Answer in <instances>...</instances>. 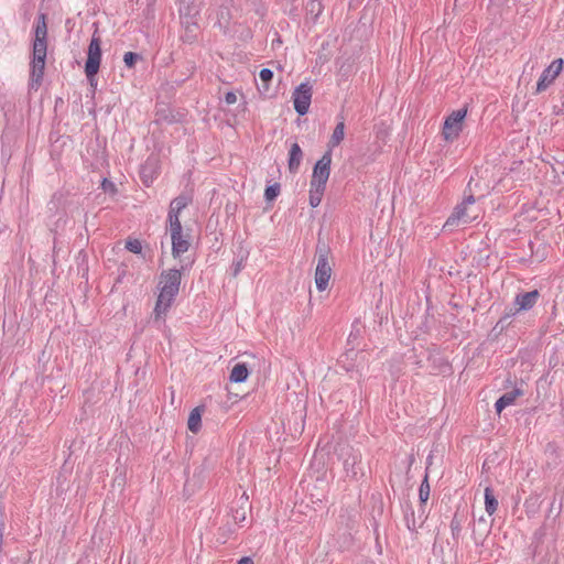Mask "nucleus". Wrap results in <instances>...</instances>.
I'll return each mask as SVG.
<instances>
[{"label": "nucleus", "mask_w": 564, "mask_h": 564, "mask_svg": "<svg viewBox=\"0 0 564 564\" xmlns=\"http://www.w3.org/2000/svg\"><path fill=\"white\" fill-rule=\"evenodd\" d=\"M45 14H40L37 24L35 28V37L33 42V58L31 62V83L32 89H37L42 83L45 59L47 52V26H46Z\"/></svg>", "instance_id": "obj_1"}, {"label": "nucleus", "mask_w": 564, "mask_h": 564, "mask_svg": "<svg viewBox=\"0 0 564 564\" xmlns=\"http://www.w3.org/2000/svg\"><path fill=\"white\" fill-rule=\"evenodd\" d=\"M181 278L182 273L177 269H170L161 273L159 282L160 294L154 307L155 318H160L171 306L180 291Z\"/></svg>", "instance_id": "obj_2"}, {"label": "nucleus", "mask_w": 564, "mask_h": 564, "mask_svg": "<svg viewBox=\"0 0 564 564\" xmlns=\"http://www.w3.org/2000/svg\"><path fill=\"white\" fill-rule=\"evenodd\" d=\"M330 249L322 240L316 245L317 265L315 270V284L318 291H325L332 276V265L329 262Z\"/></svg>", "instance_id": "obj_3"}, {"label": "nucleus", "mask_w": 564, "mask_h": 564, "mask_svg": "<svg viewBox=\"0 0 564 564\" xmlns=\"http://www.w3.org/2000/svg\"><path fill=\"white\" fill-rule=\"evenodd\" d=\"M339 457L343 459L344 470L347 477L359 479L366 475V464L362 462L358 449L344 444L339 447Z\"/></svg>", "instance_id": "obj_4"}, {"label": "nucleus", "mask_w": 564, "mask_h": 564, "mask_svg": "<svg viewBox=\"0 0 564 564\" xmlns=\"http://www.w3.org/2000/svg\"><path fill=\"white\" fill-rule=\"evenodd\" d=\"M100 39L93 35L89 46H88V56L85 64V74L91 86H96V74L99 70L100 61H101V47H100Z\"/></svg>", "instance_id": "obj_5"}, {"label": "nucleus", "mask_w": 564, "mask_h": 564, "mask_svg": "<svg viewBox=\"0 0 564 564\" xmlns=\"http://www.w3.org/2000/svg\"><path fill=\"white\" fill-rule=\"evenodd\" d=\"M540 297V293L538 290H533L525 293H519L514 299V307L510 308L509 312H506V314L500 318V321L497 323V326L500 324H503L509 317L522 312V311H529L531 310L538 302Z\"/></svg>", "instance_id": "obj_6"}, {"label": "nucleus", "mask_w": 564, "mask_h": 564, "mask_svg": "<svg viewBox=\"0 0 564 564\" xmlns=\"http://www.w3.org/2000/svg\"><path fill=\"white\" fill-rule=\"evenodd\" d=\"M467 115V109L462 108L453 111L445 120L443 127V137L446 141H454L459 137L463 130V121Z\"/></svg>", "instance_id": "obj_7"}, {"label": "nucleus", "mask_w": 564, "mask_h": 564, "mask_svg": "<svg viewBox=\"0 0 564 564\" xmlns=\"http://www.w3.org/2000/svg\"><path fill=\"white\" fill-rule=\"evenodd\" d=\"M332 153L327 150L315 163L310 185L326 187L330 174Z\"/></svg>", "instance_id": "obj_8"}, {"label": "nucleus", "mask_w": 564, "mask_h": 564, "mask_svg": "<svg viewBox=\"0 0 564 564\" xmlns=\"http://www.w3.org/2000/svg\"><path fill=\"white\" fill-rule=\"evenodd\" d=\"M312 99V86L308 83H302L293 93L294 109L300 116L307 113Z\"/></svg>", "instance_id": "obj_9"}, {"label": "nucleus", "mask_w": 564, "mask_h": 564, "mask_svg": "<svg viewBox=\"0 0 564 564\" xmlns=\"http://www.w3.org/2000/svg\"><path fill=\"white\" fill-rule=\"evenodd\" d=\"M475 203V198L473 195H469L465 200L458 205L454 213L448 217L445 223L446 226H454L456 224H468L477 218V215H473L468 212V206Z\"/></svg>", "instance_id": "obj_10"}, {"label": "nucleus", "mask_w": 564, "mask_h": 564, "mask_svg": "<svg viewBox=\"0 0 564 564\" xmlns=\"http://www.w3.org/2000/svg\"><path fill=\"white\" fill-rule=\"evenodd\" d=\"M563 68V59L557 58L551 63V65L545 68L536 84V93L544 91L560 75Z\"/></svg>", "instance_id": "obj_11"}, {"label": "nucleus", "mask_w": 564, "mask_h": 564, "mask_svg": "<svg viewBox=\"0 0 564 564\" xmlns=\"http://www.w3.org/2000/svg\"><path fill=\"white\" fill-rule=\"evenodd\" d=\"M172 239V254L174 258L180 257L182 253L186 252L189 248V241L187 236L183 235V231L178 235L175 234L171 236Z\"/></svg>", "instance_id": "obj_12"}, {"label": "nucleus", "mask_w": 564, "mask_h": 564, "mask_svg": "<svg viewBox=\"0 0 564 564\" xmlns=\"http://www.w3.org/2000/svg\"><path fill=\"white\" fill-rule=\"evenodd\" d=\"M302 159H303V152H302L301 147L297 143H293L290 149L289 162H288L289 171L291 173L297 172L300 164L302 162Z\"/></svg>", "instance_id": "obj_13"}, {"label": "nucleus", "mask_w": 564, "mask_h": 564, "mask_svg": "<svg viewBox=\"0 0 564 564\" xmlns=\"http://www.w3.org/2000/svg\"><path fill=\"white\" fill-rule=\"evenodd\" d=\"M345 138V122L344 120H340L334 131H333V134L330 135V139L327 143V150H333L335 147L339 145L340 142L344 140Z\"/></svg>", "instance_id": "obj_14"}, {"label": "nucleus", "mask_w": 564, "mask_h": 564, "mask_svg": "<svg viewBox=\"0 0 564 564\" xmlns=\"http://www.w3.org/2000/svg\"><path fill=\"white\" fill-rule=\"evenodd\" d=\"M248 375L249 371L246 364H237L234 366L229 378L232 382H243L247 380Z\"/></svg>", "instance_id": "obj_15"}, {"label": "nucleus", "mask_w": 564, "mask_h": 564, "mask_svg": "<svg viewBox=\"0 0 564 564\" xmlns=\"http://www.w3.org/2000/svg\"><path fill=\"white\" fill-rule=\"evenodd\" d=\"M191 203V198L186 195L175 197L170 204V214H181V212Z\"/></svg>", "instance_id": "obj_16"}, {"label": "nucleus", "mask_w": 564, "mask_h": 564, "mask_svg": "<svg viewBox=\"0 0 564 564\" xmlns=\"http://www.w3.org/2000/svg\"><path fill=\"white\" fill-rule=\"evenodd\" d=\"M326 187L318 185H310V205L312 207H317L323 198L324 192Z\"/></svg>", "instance_id": "obj_17"}, {"label": "nucleus", "mask_w": 564, "mask_h": 564, "mask_svg": "<svg viewBox=\"0 0 564 564\" xmlns=\"http://www.w3.org/2000/svg\"><path fill=\"white\" fill-rule=\"evenodd\" d=\"M202 414L199 408H195L192 410L188 416L187 426L188 430L193 433H197L200 429Z\"/></svg>", "instance_id": "obj_18"}, {"label": "nucleus", "mask_w": 564, "mask_h": 564, "mask_svg": "<svg viewBox=\"0 0 564 564\" xmlns=\"http://www.w3.org/2000/svg\"><path fill=\"white\" fill-rule=\"evenodd\" d=\"M485 506L488 514H494L498 507V501L494 495L492 489L489 487L485 489Z\"/></svg>", "instance_id": "obj_19"}, {"label": "nucleus", "mask_w": 564, "mask_h": 564, "mask_svg": "<svg viewBox=\"0 0 564 564\" xmlns=\"http://www.w3.org/2000/svg\"><path fill=\"white\" fill-rule=\"evenodd\" d=\"M169 229H170L171 236H174L175 234L178 235L180 232L183 231L178 214H170L169 213Z\"/></svg>", "instance_id": "obj_20"}, {"label": "nucleus", "mask_w": 564, "mask_h": 564, "mask_svg": "<svg viewBox=\"0 0 564 564\" xmlns=\"http://www.w3.org/2000/svg\"><path fill=\"white\" fill-rule=\"evenodd\" d=\"M323 9L322 0H310L306 6L307 12L314 15V18H317L323 12Z\"/></svg>", "instance_id": "obj_21"}, {"label": "nucleus", "mask_w": 564, "mask_h": 564, "mask_svg": "<svg viewBox=\"0 0 564 564\" xmlns=\"http://www.w3.org/2000/svg\"><path fill=\"white\" fill-rule=\"evenodd\" d=\"M280 192L281 185L279 183H274L265 188L264 197L268 202H272L279 196Z\"/></svg>", "instance_id": "obj_22"}, {"label": "nucleus", "mask_w": 564, "mask_h": 564, "mask_svg": "<svg viewBox=\"0 0 564 564\" xmlns=\"http://www.w3.org/2000/svg\"><path fill=\"white\" fill-rule=\"evenodd\" d=\"M419 497L422 503H425L429 500L430 497V485L427 480V474L425 475L420 489H419Z\"/></svg>", "instance_id": "obj_23"}, {"label": "nucleus", "mask_w": 564, "mask_h": 564, "mask_svg": "<svg viewBox=\"0 0 564 564\" xmlns=\"http://www.w3.org/2000/svg\"><path fill=\"white\" fill-rule=\"evenodd\" d=\"M522 394H523V391L519 388H516L512 391H509V392H506L505 394H502L501 398H502V400H505V402L508 405H511L514 403L516 399L521 397Z\"/></svg>", "instance_id": "obj_24"}, {"label": "nucleus", "mask_w": 564, "mask_h": 564, "mask_svg": "<svg viewBox=\"0 0 564 564\" xmlns=\"http://www.w3.org/2000/svg\"><path fill=\"white\" fill-rule=\"evenodd\" d=\"M138 59H141V56L133 52H127L123 56V62L129 68H132Z\"/></svg>", "instance_id": "obj_25"}, {"label": "nucleus", "mask_w": 564, "mask_h": 564, "mask_svg": "<svg viewBox=\"0 0 564 564\" xmlns=\"http://www.w3.org/2000/svg\"><path fill=\"white\" fill-rule=\"evenodd\" d=\"M126 248L130 251V252H133V253H140L141 250H142V246H141V242L137 239L134 240H129L126 245Z\"/></svg>", "instance_id": "obj_26"}, {"label": "nucleus", "mask_w": 564, "mask_h": 564, "mask_svg": "<svg viewBox=\"0 0 564 564\" xmlns=\"http://www.w3.org/2000/svg\"><path fill=\"white\" fill-rule=\"evenodd\" d=\"M460 528H462L460 520L457 518V516H454V518L451 522V529H452L453 536L458 535V533L460 532Z\"/></svg>", "instance_id": "obj_27"}, {"label": "nucleus", "mask_w": 564, "mask_h": 564, "mask_svg": "<svg viewBox=\"0 0 564 564\" xmlns=\"http://www.w3.org/2000/svg\"><path fill=\"white\" fill-rule=\"evenodd\" d=\"M406 523H408V528L411 530V531H415L417 528H420L422 525V521L420 523L416 522V519L414 517V512L411 513V519L408 517L406 518Z\"/></svg>", "instance_id": "obj_28"}, {"label": "nucleus", "mask_w": 564, "mask_h": 564, "mask_svg": "<svg viewBox=\"0 0 564 564\" xmlns=\"http://www.w3.org/2000/svg\"><path fill=\"white\" fill-rule=\"evenodd\" d=\"M259 76L263 83H269L273 77V72L269 68H263L260 70Z\"/></svg>", "instance_id": "obj_29"}, {"label": "nucleus", "mask_w": 564, "mask_h": 564, "mask_svg": "<svg viewBox=\"0 0 564 564\" xmlns=\"http://www.w3.org/2000/svg\"><path fill=\"white\" fill-rule=\"evenodd\" d=\"M234 520L236 522H242L246 520V508L243 506L240 509H237L234 513Z\"/></svg>", "instance_id": "obj_30"}, {"label": "nucleus", "mask_w": 564, "mask_h": 564, "mask_svg": "<svg viewBox=\"0 0 564 564\" xmlns=\"http://www.w3.org/2000/svg\"><path fill=\"white\" fill-rule=\"evenodd\" d=\"M225 101L228 104V105H232L237 101V96L235 93L232 91H228L226 93L225 95Z\"/></svg>", "instance_id": "obj_31"}, {"label": "nucleus", "mask_w": 564, "mask_h": 564, "mask_svg": "<svg viewBox=\"0 0 564 564\" xmlns=\"http://www.w3.org/2000/svg\"><path fill=\"white\" fill-rule=\"evenodd\" d=\"M506 406H508V404H507V403L505 402V400H502V398L500 397V398L497 400L496 404H495L496 411H497L498 413H501V411H502Z\"/></svg>", "instance_id": "obj_32"}, {"label": "nucleus", "mask_w": 564, "mask_h": 564, "mask_svg": "<svg viewBox=\"0 0 564 564\" xmlns=\"http://www.w3.org/2000/svg\"><path fill=\"white\" fill-rule=\"evenodd\" d=\"M360 334V327L356 324L352 325V330L349 335V341H351V339H356Z\"/></svg>", "instance_id": "obj_33"}, {"label": "nucleus", "mask_w": 564, "mask_h": 564, "mask_svg": "<svg viewBox=\"0 0 564 564\" xmlns=\"http://www.w3.org/2000/svg\"><path fill=\"white\" fill-rule=\"evenodd\" d=\"M102 187H104L105 191H107L109 188L110 189H115V185L111 182L107 181V180H104Z\"/></svg>", "instance_id": "obj_34"}, {"label": "nucleus", "mask_w": 564, "mask_h": 564, "mask_svg": "<svg viewBox=\"0 0 564 564\" xmlns=\"http://www.w3.org/2000/svg\"><path fill=\"white\" fill-rule=\"evenodd\" d=\"M238 564H254L252 558L251 557H242L241 560L238 561Z\"/></svg>", "instance_id": "obj_35"}, {"label": "nucleus", "mask_w": 564, "mask_h": 564, "mask_svg": "<svg viewBox=\"0 0 564 564\" xmlns=\"http://www.w3.org/2000/svg\"><path fill=\"white\" fill-rule=\"evenodd\" d=\"M242 268V261H238L236 264H235V270H234V275L236 276L238 274V272L241 270Z\"/></svg>", "instance_id": "obj_36"}, {"label": "nucleus", "mask_w": 564, "mask_h": 564, "mask_svg": "<svg viewBox=\"0 0 564 564\" xmlns=\"http://www.w3.org/2000/svg\"><path fill=\"white\" fill-rule=\"evenodd\" d=\"M243 498H245V500L247 502L248 501V497L245 494L242 495L241 499H243Z\"/></svg>", "instance_id": "obj_37"}]
</instances>
